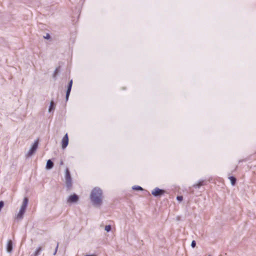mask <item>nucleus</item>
<instances>
[{
	"mask_svg": "<svg viewBox=\"0 0 256 256\" xmlns=\"http://www.w3.org/2000/svg\"><path fill=\"white\" fill-rule=\"evenodd\" d=\"M90 199L93 204L96 206H100L102 203V191L99 188H96L92 191Z\"/></svg>",
	"mask_w": 256,
	"mask_h": 256,
	"instance_id": "1",
	"label": "nucleus"
},
{
	"mask_svg": "<svg viewBox=\"0 0 256 256\" xmlns=\"http://www.w3.org/2000/svg\"><path fill=\"white\" fill-rule=\"evenodd\" d=\"M38 140H36L26 154L27 157H30L34 154L38 147Z\"/></svg>",
	"mask_w": 256,
	"mask_h": 256,
	"instance_id": "2",
	"label": "nucleus"
},
{
	"mask_svg": "<svg viewBox=\"0 0 256 256\" xmlns=\"http://www.w3.org/2000/svg\"><path fill=\"white\" fill-rule=\"evenodd\" d=\"M66 184L68 188H70L72 186V181L70 172L68 168L66 170L65 174Z\"/></svg>",
	"mask_w": 256,
	"mask_h": 256,
	"instance_id": "3",
	"label": "nucleus"
},
{
	"mask_svg": "<svg viewBox=\"0 0 256 256\" xmlns=\"http://www.w3.org/2000/svg\"><path fill=\"white\" fill-rule=\"evenodd\" d=\"M79 198L76 194H73L68 196L67 202L68 203H74L78 200Z\"/></svg>",
	"mask_w": 256,
	"mask_h": 256,
	"instance_id": "4",
	"label": "nucleus"
},
{
	"mask_svg": "<svg viewBox=\"0 0 256 256\" xmlns=\"http://www.w3.org/2000/svg\"><path fill=\"white\" fill-rule=\"evenodd\" d=\"M164 192V190L156 188L152 191V194L154 196H158L162 195Z\"/></svg>",
	"mask_w": 256,
	"mask_h": 256,
	"instance_id": "5",
	"label": "nucleus"
},
{
	"mask_svg": "<svg viewBox=\"0 0 256 256\" xmlns=\"http://www.w3.org/2000/svg\"><path fill=\"white\" fill-rule=\"evenodd\" d=\"M62 148L64 149L67 146L68 143V138L67 134H66V135L62 138Z\"/></svg>",
	"mask_w": 256,
	"mask_h": 256,
	"instance_id": "6",
	"label": "nucleus"
},
{
	"mask_svg": "<svg viewBox=\"0 0 256 256\" xmlns=\"http://www.w3.org/2000/svg\"><path fill=\"white\" fill-rule=\"evenodd\" d=\"M28 200L27 198H26V197L24 198L23 202H22V204L20 208V210L26 211V208L28 206Z\"/></svg>",
	"mask_w": 256,
	"mask_h": 256,
	"instance_id": "7",
	"label": "nucleus"
},
{
	"mask_svg": "<svg viewBox=\"0 0 256 256\" xmlns=\"http://www.w3.org/2000/svg\"><path fill=\"white\" fill-rule=\"evenodd\" d=\"M72 80H70V81L69 82L68 86V89L66 90V100H68V97L70 96V92L71 90V88H72Z\"/></svg>",
	"mask_w": 256,
	"mask_h": 256,
	"instance_id": "8",
	"label": "nucleus"
},
{
	"mask_svg": "<svg viewBox=\"0 0 256 256\" xmlns=\"http://www.w3.org/2000/svg\"><path fill=\"white\" fill-rule=\"evenodd\" d=\"M25 212L26 211L20 209L18 213L16 216V219L18 220H21L22 219Z\"/></svg>",
	"mask_w": 256,
	"mask_h": 256,
	"instance_id": "9",
	"label": "nucleus"
},
{
	"mask_svg": "<svg viewBox=\"0 0 256 256\" xmlns=\"http://www.w3.org/2000/svg\"><path fill=\"white\" fill-rule=\"evenodd\" d=\"M12 242L11 240H9L6 246V251L8 253L12 252Z\"/></svg>",
	"mask_w": 256,
	"mask_h": 256,
	"instance_id": "10",
	"label": "nucleus"
},
{
	"mask_svg": "<svg viewBox=\"0 0 256 256\" xmlns=\"http://www.w3.org/2000/svg\"><path fill=\"white\" fill-rule=\"evenodd\" d=\"M53 162L50 160H48L46 162V168L47 170H50L53 168Z\"/></svg>",
	"mask_w": 256,
	"mask_h": 256,
	"instance_id": "11",
	"label": "nucleus"
},
{
	"mask_svg": "<svg viewBox=\"0 0 256 256\" xmlns=\"http://www.w3.org/2000/svg\"><path fill=\"white\" fill-rule=\"evenodd\" d=\"M55 109V106L54 104V102L52 100L50 102V106L48 108V112H50L52 110H54Z\"/></svg>",
	"mask_w": 256,
	"mask_h": 256,
	"instance_id": "12",
	"label": "nucleus"
},
{
	"mask_svg": "<svg viewBox=\"0 0 256 256\" xmlns=\"http://www.w3.org/2000/svg\"><path fill=\"white\" fill-rule=\"evenodd\" d=\"M42 250V248L38 247L36 250L35 252L32 254L33 256H38L40 251Z\"/></svg>",
	"mask_w": 256,
	"mask_h": 256,
	"instance_id": "13",
	"label": "nucleus"
},
{
	"mask_svg": "<svg viewBox=\"0 0 256 256\" xmlns=\"http://www.w3.org/2000/svg\"><path fill=\"white\" fill-rule=\"evenodd\" d=\"M230 180V182H231V184L232 186H234L236 184V178H234V177L233 176H230L229 178Z\"/></svg>",
	"mask_w": 256,
	"mask_h": 256,
	"instance_id": "14",
	"label": "nucleus"
},
{
	"mask_svg": "<svg viewBox=\"0 0 256 256\" xmlns=\"http://www.w3.org/2000/svg\"><path fill=\"white\" fill-rule=\"evenodd\" d=\"M104 230H106L107 232H109L111 230V226L110 225H108V226H106L104 228Z\"/></svg>",
	"mask_w": 256,
	"mask_h": 256,
	"instance_id": "15",
	"label": "nucleus"
},
{
	"mask_svg": "<svg viewBox=\"0 0 256 256\" xmlns=\"http://www.w3.org/2000/svg\"><path fill=\"white\" fill-rule=\"evenodd\" d=\"M133 190H142V187L140 186H134L132 187Z\"/></svg>",
	"mask_w": 256,
	"mask_h": 256,
	"instance_id": "16",
	"label": "nucleus"
},
{
	"mask_svg": "<svg viewBox=\"0 0 256 256\" xmlns=\"http://www.w3.org/2000/svg\"><path fill=\"white\" fill-rule=\"evenodd\" d=\"M196 246V242L194 240H192L191 243V246L192 248H194Z\"/></svg>",
	"mask_w": 256,
	"mask_h": 256,
	"instance_id": "17",
	"label": "nucleus"
},
{
	"mask_svg": "<svg viewBox=\"0 0 256 256\" xmlns=\"http://www.w3.org/2000/svg\"><path fill=\"white\" fill-rule=\"evenodd\" d=\"M176 199L178 200L181 202L182 200V196H178L176 198Z\"/></svg>",
	"mask_w": 256,
	"mask_h": 256,
	"instance_id": "18",
	"label": "nucleus"
},
{
	"mask_svg": "<svg viewBox=\"0 0 256 256\" xmlns=\"http://www.w3.org/2000/svg\"><path fill=\"white\" fill-rule=\"evenodd\" d=\"M58 244L57 246H56V248L55 250V251H54V255H55L56 254V253L57 252L58 248Z\"/></svg>",
	"mask_w": 256,
	"mask_h": 256,
	"instance_id": "19",
	"label": "nucleus"
},
{
	"mask_svg": "<svg viewBox=\"0 0 256 256\" xmlns=\"http://www.w3.org/2000/svg\"><path fill=\"white\" fill-rule=\"evenodd\" d=\"M44 38L46 39H49L50 38V36L49 34H46V36H44Z\"/></svg>",
	"mask_w": 256,
	"mask_h": 256,
	"instance_id": "20",
	"label": "nucleus"
},
{
	"mask_svg": "<svg viewBox=\"0 0 256 256\" xmlns=\"http://www.w3.org/2000/svg\"><path fill=\"white\" fill-rule=\"evenodd\" d=\"M201 185H202V184H201L200 183L199 184H197L196 186H197L198 187H200Z\"/></svg>",
	"mask_w": 256,
	"mask_h": 256,
	"instance_id": "21",
	"label": "nucleus"
},
{
	"mask_svg": "<svg viewBox=\"0 0 256 256\" xmlns=\"http://www.w3.org/2000/svg\"><path fill=\"white\" fill-rule=\"evenodd\" d=\"M57 71H58V70L56 69L55 72H54V74H56L57 73Z\"/></svg>",
	"mask_w": 256,
	"mask_h": 256,
	"instance_id": "22",
	"label": "nucleus"
},
{
	"mask_svg": "<svg viewBox=\"0 0 256 256\" xmlns=\"http://www.w3.org/2000/svg\"><path fill=\"white\" fill-rule=\"evenodd\" d=\"M60 164H63V162H62V161L61 162Z\"/></svg>",
	"mask_w": 256,
	"mask_h": 256,
	"instance_id": "23",
	"label": "nucleus"
},
{
	"mask_svg": "<svg viewBox=\"0 0 256 256\" xmlns=\"http://www.w3.org/2000/svg\"><path fill=\"white\" fill-rule=\"evenodd\" d=\"M211 256L209 255V256Z\"/></svg>",
	"mask_w": 256,
	"mask_h": 256,
	"instance_id": "24",
	"label": "nucleus"
}]
</instances>
